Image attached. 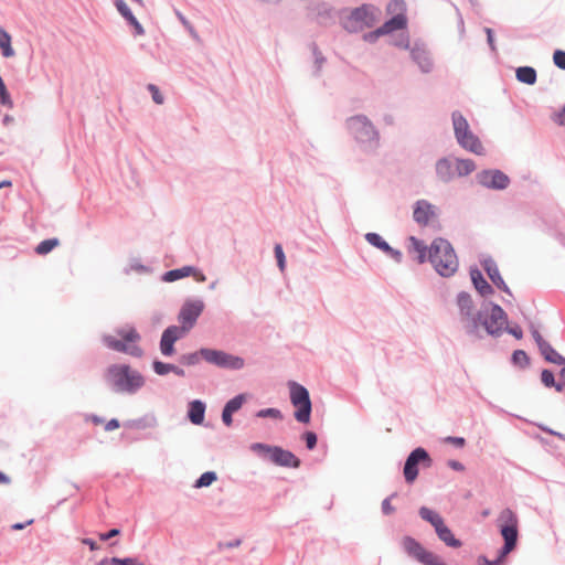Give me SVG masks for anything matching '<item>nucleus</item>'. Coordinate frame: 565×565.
<instances>
[{
	"label": "nucleus",
	"mask_w": 565,
	"mask_h": 565,
	"mask_svg": "<svg viewBox=\"0 0 565 565\" xmlns=\"http://www.w3.org/2000/svg\"><path fill=\"white\" fill-rule=\"evenodd\" d=\"M532 335L537 344V347H541L542 343H545L546 341L543 339V337L541 335V333L536 330V329H533L532 330Z\"/></svg>",
	"instance_id": "55"
},
{
	"label": "nucleus",
	"mask_w": 565,
	"mask_h": 565,
	"mask_svg": "<svg viewBox=\"0 0 565 565\" xmlns=\"http://www.w3.org/2000/svg\"><path fill=\"white\" fill-rule=\"evenodd\" d=\"M274 250H275V256H276V259H277L278 267H279V269L281 271H284L285 267H286V257H285V254H284L281 245L280 244H276Z\"/></svg>",
	"instance_id": "40"
},
{
	"label": "nucleus",
	"mask_w": 565,
	"mask_h": 565,
	"mask_svg": "<svg viewBox=\"0 0 565 565\" xmlns=\"http://www.w3.org/2000/svg\"><path fill=\"white\" fill-rule=\"evenodd\" d=\"M428 260L444 277L454 275L458 269L457 255L450 243L444 238H436L431 243L428 249Z\"/></svg>",
	"instance_id": "3"
},
{
	"label": "nucleus",
	"mask_w": 565,
	"mask_h": 565,
	"mask_svg": "<svg viewBox=\"0 0 565 565\" xmlns=\"http://www.w3.org/2000/svg\"><path fill=\"white\" fill-rule=\"evenodd\" d=\"M419 462H423L426 467H430L431 465V459L428 452L420 447L413 450L406 459L404 466V477L408 483H412L416 480L418 476L417 466Z\"/></svg>",
	"instance_id": "12"
},
{
	"label": "nucleus",
	"mask_w": 565,
	"mask_h": 565,
	"mask_svg": "<svg viewBox=\"0 0 565 565\" xmlns=\"http://www.w3.org/2000/svg\"><path fill=\"white\" fill-rule=\"evenodd\" d=\"M148 90L151 93L152 99L156 104L161 105L163 103V95L154 84H149Z\"/></svg>",
	"instance_id": "43"
},
{
	"label": "nucleus",
	"mask_w": 565,
	"mask_h": 565,
	"mask_svg": "<svg viewBox=\"0 0 565 565\" xmlns=\"http://www.w3.org/2000/svg\"><path fill=\"white\" fill-rule=\"evenodd\" d=\"M119 427V422L117 419H110L106 426H105V429L106 430H114V429H117Z\"/></svg>",
	"instance_id": "57"
},
{
	"label": "nucleus",
	"mask_w": 565,
	"mask_h": 565,
	"mask_svg": "<svg viewBox=\"0 0 565 565\" xmlns=\"http://www.w3.org/2000/svg\"><path fill=\"white\" fill-rule=\"evenodd\" d=\"M471 279H472V282H473L476 289L480 292L481 296H488L493 292L492 287L482 277V275L479 270L471 271Z\"/></svg>",
	"instance_id": "26"
},
{
	"label": "nucleus",
	"mask_w": 565,
	"mask_h": 565,
	"mask_svg": "<svg viewBox=\"0 0 565 565\" xmlns=\"http://www.w3.org/2000/svg\"><path fill=\"white\" fill-rule=\"evenodd\" d=\"M113 2L118 13L126 21L127 25H129L132 29L134 35H143L145 29L142 24L138 21V19L135 17L129 6L124 0H114Z\"/></svg>",
	"instance_id": "14"
},
{
	"label": "nucleus",
	"mask_w": 565,
	"mask_h": 565,
	"mask_svg": "<svg viewBox=\"0 0 565 565\" xmlns=\"http://www.w3.org/2000/svg\"><path fill=\"white\" fill-rule=\"evenodd\" d=\"M349 19L352 22L369 25L372 20L370 15V7L367 4H362L361 7L354 8L350 13Z\"/></svg>",
	"instance_id": "25"
},
{
	"label": "nucleus",
	"mask_w": 565,
	"mask_h": 565,
	"mask_svg": "<svg viewBox=\"0 0 565 565\" xmlns=\"http://www.w3.org/2000/svg\"><path fill=\"white\" fill-rule=\"evenodd\" d=\"M9 482V477H7L3 472L0 471V484H8Z\"/></svg>",
	"instance_id": "63"
},
{
	"label": "nucleus",
	"mask_w": 565,
	"mask_h": 565,
	"mask_svg": "<svg viewBox=\"0 0 565 565\" xmlns=\"http://www.w3.org/2000/svg\"><path fill=\"white\" fill-rule=\"evenodd\" d=\"M419 515L422 519L429 522L435 527V530L439 527L441 523H444L443 518L438 513L426 507L420 508Z\"/></svg>",
	"instance_id": "30"
},
{
	"label": "nucleus",
	"mask_w": 565,
	"mask_h": 565,
	"mask_svg": "<svg viewBox=\"0 0 565 565\" xmlns=\"http://www.w3.org/2000/svg\"><path fill=\"white\" fill-rule=\"evenodd\" d=\"M366 241L384 252H392L390 245L376 233H367Z\"/></svg>",
	"instance_id": "32"
},
{
	"label": "nucleus",
	"mask_w": 565,
	"mask_h": 565,
	"mask_svg": "<svg viewBox=\"0 0 565 565\" xmlns=\"http://www.w3.org/2000/svg\"><path fill=\"white\" fill-rule=\"evenodd\" d=\"M111 565H145L143 563L139 562L137 558L127 557V558H119V557H113L110 559Z\"/></svg>",
	"instance_id": "41"
},
{
	"label": "nucleus",
	"mask_w": 565,
	"mask_h": 565,
	"mask_svg": "<svg viewBox=\"0 0 565 565\" xmlns=\"http://www.w3.org/2000/svg\"><path fill=\"white\" fill-rule=\"evenodd\" d=\"M119 533H120V531H119L118 529H113V530H110V531H109V532H107V533H102V534H99V539H100L102 541H107V540H109V539H111V537H114V536L119 535Z\"/></svg>",
	"instance_id": "52"
},
{
	"label": "nucleus",
	"mask_w": 565,
	"mask_h": 565,
	"mask_svg": "<svg viewBox=\"0 0 565 565\" xmlns=\"http://www.w3.org/2000/svg\"><path fill=\"white\" fill-rule=\"evenodd\" d=\"M516 78L527 85H532L536 81V73H515Z\"/></svg>",
	"instance_id": "44"
},
{
	"label": "nucleus",
	"mask_w": 565,
	"mask_h": 565,
	"mask_svg": "<svg viewBox=\"0 0 565 565\" xmlns=\"http://www.w3.org/2000/svg\"><path fill=\"white\" fill-rule=\"evenodd\" d=\"M501 535L504 539V546L500 552L498 559L490 562L484 559L487 565H500L502 559L515 547L518 540V518L510 509H504L499 515Z\"/></svg>",
	"instance_id": "6"
},
{
	"label": "nucleus",
	"mask_w": 565,
	"mask_h": 565,
	"mask_svg": "<svg viewBox=\"0 0 565 565\" xmlns=\"http://www.w3.org/2000/svg\"><path fill=\"white\" fill-rule=\"evenodd\" d=\"M215 480H216L215 472L207 471V472H204L203 475H201V477L196 480L195 487L196 488L209 487Z\"/></svg>",
	"instance_id": "37"
},
{
	"label": "nucleus",
	"mask_w": 565,
	"mask_h": 565,
	"mask_svg": "<svg viewBox=\"0 0 565 565\" xmlns=\"http://www.w3.org/2000/svg\"><path fill=\"white\" fill-rule=\"evenodd\" d=\"M313 55H315V63L318 68L322 67V63L326 61V58L321 55L320 52H318L317 46L313 45Z\"/></svg>",
	"instance_id": "51"
},
{
	"label": "nucleus",
	"mask_w": 565,
	"mask_h": 565,
	"mask_svg": "<svg viewBox=\"0 0 565 565\" xmlns=\"http://www.w3.org/2000/svg\"><path fill=\"white\" fill-rule=\"evenodd\" d=\"M290 401L296 408L295 418L299 423L308 424L311 414V401L308 390L300 384L291 383Z\"/></svg>",
	"instance_id": "8"
},
{
	"label": "nucleus",
	"mask_w": 565,
	"mask_h": 565,
	"mask_svg": "<svg viewBox=\"0 0 565 565\" xmlns=\"http://www.w3.org/2000/svg\"><path fill=\"white\" fill-rule=\"evenodd\" d=\"M203 309L204 303L201 300H189L182 306L178 317L181 326H170L161 335L160 351L163 355L170 356L174 353V343L194 327Z\"/></svg>",
	"instance_id": "1"
},
{
	"label": "nucleus",
	"mask_w": 565,
	"mask_h": 565,
	"mask_svg": "<svg viewBox=\"0 0 565 565\" xmlns=\"http://www.w3.org/2000/svg\"><path fill=\"white\" fill-rule=\"evenodd\" d=\"M386 11L388 14H406V3L404 0H391L387 3Z\"/></svg>",
	"instance_id": "33"
},
{
	"label": "nucleus",
	"mask_w": 565,
	"mask_h": 565,
	"mask_svg": "<svg viewBox=\"0 0 565 565\" xmlns=\"http://www.w3.org/2000/svg\"><path fill=\"white\" fill-rule=\"evenodd\" d=\"M0 102L2 104H8L9 106L12 105V102L9 98V94L7 92L6 85L1 77H0Z\"/></svg>",
	"instance_id": "46"
},
{
	"label": "nucleus",
	"mask_w": 565,
	"mask_h": 565,
	"mask_svg": "<svg viewBox=\"0 0 565 565\" xmlns=\"http://www.w3.org/2000/svg\"><path fill=\"white\" fill-rule=\"evenodd\" d=\"M445 443L452 444V445H455L457 447H463L465 444H466V440L462 437H451V436H448V437L445 438Z\"/></svg>",
	"instance_id": "50"
},
{
	"label": "nucleus",
	"mask_w": 565,
	"mask_h": 565,
	"mask_svg": "<svg viewBox=\"0 0 565 565\" xmlns=\"http://www.w3.org/2000/svg\"><path fill=\"white\" fill-rule=\"evenodd\" d=\"M172 372H173L174 374L179 375V376H184V374H185V373H184V370H182V369H180V367H178V366H175V365H173V370H172Z\"/></svg>",
	"instance_id": "64"
},
{
	"label": "nucleus",
	"mask_w": 565,
	"mask_h": 565,
	"mask_svg": "<svg viewBox=\"0 0 565 565\" xmlns=\"http://www.w3.org/2000/svg\"><path fill=\"white\" fill-rule=\"evenodd\" d=\"M483 269L487 271L489 278L491 281L501 290H503L507 294H511L509 287L505 285L504 280L502 279L499 268L497 264L492 259H487L482 264Z\"/></svg>",
	"instance_id": "20"
},
{
	"label": "nucleus",
	"mask_w": 565,
	"mask_h": 565,
	"mask_svg": "<svg viewBox=\"0 0 565 565\" xmlns=\"http://www.w3.org/2000/svg\"><path fill=\"white\" fill-rule=\"evenodd\" d=\"M392 44L396 47L411 50L412 44L407 33L402 32L397 36L393 38Z\"/></svg>",
	"instance_id": "35"
},
{
	"label": "nucleus",
	"mask_w": 565,
	"mask_h": 565,
	"mask_svg": "<svg viewBox=\"0 0 565 565\" xmlns=\"http://www.w3.org/2000/svg\"><path fill=\"white\" fill-rule=\"evenodd\" d=\"M58 245H60V241L57 238L45 239V241H42L35 247V252L39 255H46V254H49L51 250H53Z\"/></svg>",
	"instance_id": "31"
},
{
	"label": "nucleus",
	"mask_w": 565,
	"mask_h": 565,
	"mask_svg": "<svg viewBox=\"0 0 565 565\" xmlns=\"http://www.w3.org/2000/svg\"><path fill=\"white\" fill-rule=\"evenodd\" d=\"M436 173L444 182L452 180L456 177L455 161L447 158L438 160L436 163Z\"/></svg>",
	"instance_id": "21"
},
{
	"label": "nucleus",
	"mask_w": 565,
	"mask_h": 565,
	"mask_svg": "<svg viewBox=\"0 0 565 565\" xmlns=\"http://www.w3.org/2000/svg\"><path fill=\"white\" fill-rule=\"evenodd\" d=\"M412 60L420 71H430L434 66L431 53L423 40H415L409 50Z\"/></svg>",
	"instance_id": "13"
},
{
	"label": "nucleus",
	"mask_w": 565,
	"mask_h": 565,
	"mask_svg": "<svg viewBox=\"0 0 565 565\" xmlns=\"http://www.w3.org/2000/svg\"><path fill=\"white\" fill-rule=\"evenodd\" d=\"M512 71H535V68L533 66L524 65V66L513 67Z\"/></svg>",
	"instance_id": "62"
},
{
	"label": "nucleus",
	"mask_w": 565,
	"mask_h": 565,
	"mask_svg": "<svg viewBox=\"0 0 565 565\" xmlns=\"http://www.w3.org/2000/svg\"><path fill=\"white\" fill-rule=\"evenodd\" d=\"M192 276L196 281L203 282L206 280L205 275L193 266H184L181 268L167 271L162 279L167 282H172L185 277Z\"/></svg>",
	"instance_id": "16"
},
{
	"label": "nucleus",
	"mask_w": 565,
	"mask_h": 565,
	"mask_svg": "<svg viewBox=\"0 0 565 565\" xmlns=\"http://www.w3.org/2000/svg\"><path fill=\"white\" fill-rule=\"evenodd\" d=\"M539 349L546 361L557 365H565V358L558 354L548 342L542 343Z\"/></svg>",
	"instance_id": "24"
},
{
	"label": "nucleus",
	"mask_w": 565,
	"mask_h": 565,
	"mask_svg": "<svg viewBox=\"0 0 565 565\" xmlns=\"http://www.w3.org/2000/svg\"><path fill=\"white\" fill-rule=\"evenodd\" d=\"M448 466L454 469V470H457V471H462L465 469L463 465L459 461H456V460H450L448 462Z\"/></svg>",
	"instance_id": "56"
},
{
	"label": "nucleus",
	"mask_w": 565,
	"mask_h": 565,
	"mask_svg": "<svg viewBox=\"0 0 565 565\" xmlns=\"http://www.w3.org/2000/svg\"><path fill=\"white\" fill-rule=\"evenodd\" d=\"M455 161V170L456 177H466L475 171L476 164L470 159H456Z\"/></svg>",
	"instance_id": "27"
},
{
	"label": "nucleus",
	"mask_w": 565,
	"mask_h": 565,
	"mask_svg": "<svg viewBox=\"0 0 565 565\" xmlns=\"http://www.w3.org/2000/svg\"><path fill=\"white\" fill-rule=\"evenodd\" d=\"M405 552L416 558L424 565H445L438 556L426 551L420 543L411 536H405L402 541Z\"/></svg>",
	"instance_id": "10"
},
{
	"label": "nucleus",
	"mask_w": 565,
	"mask_h": 565,
	"mask_svg": "<svg viewBox=\"0 0 565 565\" xmlns=\"http://www.w3.org/2000/svg\"><path fill=\"white\" fill-rule=\"evenodd\" d=\"M200 359H204L206 362L221 367L238 370L244 366V360L242 358L212 349H201L198 352L184 354L181 356L180 361L185 365H194L199 363Z\"/></svg>",
	"instance_id": "5"
},
{
	"label": "nucleus",
	"mask_w": 565,
	"mask_h": 565,
	"mask_svg": "<svg viewBox=\"0 0 565 565\" xmlns=\"http://www.w3.org/2000/svg\"><path fill=\"white\" fill-rule=\"evenodd\" d=\"M553 63L557 68L565 71V51L559 49L555 50L553 53Z\"/></svg>",
	"instance_id": "38"
},
{
	"label": "nucleus",
	"mask_w": 565,
	"mask_h": 565,
	"mask_svg": "<svg viewBox=\"0 0 565 565\" xmlns=\"http://www.w3.org/2000/svg\"><path fill=\"white\" fill-rule=\"evenodd\" d=\"M83 543L88 545L92 551H95L98 548L97 544L90 539H84Z\"/></svg>",
	"instance_id": "61"
},
{
	"label": "nucleus",
	"mask_w": 565,
	"mask_h": 565,
	"mask_svg": "<svg viewBox=\"0 0 565 565\" xmlns=\"http://www.w3.org/2000/svg\"><path fill=\"white\" fill-rule=\"evenodd\" d=\"M541 380L545 386H547V387L554 386L557 392L563 391V385L559 383H555L554 374L551 371L543 370L542 374H541Z\"/></svg>",
	"instance_id": "34"
},
{
	"label": "nucleus",
	"mask_w": 565,
	"mask_h": 565,
	"mask_svg": "<svg viewBox=\"0 0 565 565\" xmlns=\"http://www.w3.org/2000/svg\"><path fill=\"white\" fill-rule=\"evenodd\" d=\"M153 370L158 375H166V374L172 372L173 364L156 361V362H153Z\"/></svg>",
	"instance_id": "39"
},
{
	"label": "nucleus",
	"mask_w": 565,
	"mask_h": 565,
	"mask_svg": "<svg viewBox=\"0 0 565 565\" xmlns=\"http://www.w3.org/2000/svg\"><path fill=\"white\" fill-rule=\"evenodd\" d=\"M117 337L115 335H105L104 342L105 344L115 351L126 353L131 356L140 358L143 353L142 349L139 345L141 340L140 334L136 330V328L126 326L116 331Z\"/></svg>",
	"instance_id": "4"
},
{
	"label": "nucleus",
	"mask_w": 565,
	"mask_h": 565,
	"mask_svg": "<svg viewBox=\"0 0 565 565\" xmlns=\"http://www.w3.org/2000/svg\"><path fill=\"white\" fill-rule=\"evenodd\" d=\"M254 450L266 452L270 460L279 466L297 468L300 465L299 459L290 451L279 447H270L264 444H254Z\"/></svg>",
	"instance_id": "11"
},
{
	"label": "nucleus",
	"mask_w": 565,
	"mask_h": 565,
	"mask_svg": "<svg viewBox=\"0 0 565 565\" xmlns=\"http://www.w3.org/2000/svg\"><path fill=\"white\" fill-rule=\"evenodd\" d=\"M512 358H513V362L515 364L525 365L529 363V358H527L526 353L522 350H516L513 353Z\"/></svg>",
	"instance_id": "45"
},
{
	"label": "nucleus",
	"mask_w": 565,
	"mask_h": 565,
	"mask_svg": "<svg viewBox=\"0 0 565 565\" xmlns=\"http://www.w3.org/2000/svg\"><path fill=\"white\" fill-rule=\"evenodd\" d=\"M382 510H383L384 514H392L395 511L394 507L391 504L390 499H385L383 501Z\"/></svg>",
	"instance_id": "53"
},
{
	"label": "nucleus",
	"mask_w": 565,
	"mask_h": 565,
	"mask_svg": "<svg viewBox=\"0 0 565 565\" xmlns=\"http://www.w3.org/2000/svg\"><path fill=\"white\" fill-rule=\"evenodd\" d=\"M244 402H245V395L239 394V395L235 396L234 398L230 399L226 403L224 408H226L231 413H235L242 407Z\"/></svg>",
	"instance_id": "36"
},
{
	"label": "nucleus",
	"mask_w": 565,
	"mask_h": 565,
	"mask_svg": "<svg viewBox=\"0 0 565 565\" xmlns=\"http://www.w3.org/2000/svg\"><path fill=\"white\" fill-rule=\"evenodd\" d=\"M232 415L233 413H231L226 408L223 409L222 419L226 426H230L232 424Z\"/></svg>",
	"instance_id": "54"
},
{
	"label": "nucleus",
	"mask_w": 565,
	"mask_h": 565,
	"mask_svg": "<svg viewBox=\"0 0 565 565\" xmlns=\"http://www.w3.org/2000/svg\"><path fill=\"white\" fill-rule=\"evenodd\" d=\"M409 254H415V258L419 264L425 263L428 259L426 245L414 236L409 237Z\"/></svg>",
	"instance_id": "22"
},
{
	"label": "nucleus",
	"mask_w": 565,
	"mask_h": 565,
	"mask_svg": "<svg viewBox=\"0 0 565 565\" xmlns=\"http://www.w3.org/2000/svg\"><path fill=\"white\" fill-rule=\"evenodd\" d=\"M406 28H407L406 14H394L380 26V29L384 35L391 34L395 31H403Z\"/></svg>",
	"instance_id": "19"
},
{
	"label": "nucleus",
	"mask_w": 565,
	"mask_h": 565,
	"mask_svg": "<svg viewBox=\"0 0 565 565\" xmlns=\"http://www.w3.org/2000/svg\"><path fill=\"white\" fill-rule=\"evenodd\" d=\"M509 332L514 335L516 339H521L523 337V332L520 327H514L509 330Z\"/></svg>",
	"instance_id": "59"
},
{
	"label": "nucleus",
	"mask_w": 565,
	"mask_h": 565,
	"mask_svg": "<svg viewBox=\"0 0 565 565\" xmlns=\"http://www.w3.org/2000/svg\"><path fill=\"white\" fill-rule=\"evenodd\" d=\"M0 51L4 57L14 55V50L11 45V35L0 26Z\"/></svg>",
	"instance_id": "29"
},
{
	"label": "nucleus",
	"mask_w": 565,
	"mask_h": 565,
	"mask_svg": "<svg viewBox=\"0 0 565 565\" xmlns=\"http://www.w3.org/2000/svg\"><path fill=\"white\" fill-rule=\"evenodd\" d=\"M484 33L487 34V43L491 50V52H495V40L494 32L491 28H484Z\"/></svg>",
	"instance_id": "47"
},
{
	"label": "nucleus",
	"mask_w": 565,
	"mask_h": 565,
	"mask_svg": "<svg viewBox=\"0 0 565 565\" xmlns=\"http://www.w3.org/2000/svg\"><path fill=\"white\" fill-rule=\"evenodd\" d=\"M452 125L458 143L466 150L476 154H483V147L477 136L470 129L467 119L459 111H454Z\"/></svg>",
	"instance_id": "7"
},
{
	"label": "nucleus",
	"mask_w": 565,
	"mask_h": 565,
	"mask_svg": "<svg viewBox=\"0 0 565 565\" xmlns=\"http://www.w3.org/2000/svg\"><path fill=\"white\" fill-rule=\"evenodd\" d=\"M33 523V519L29 520L26 523H14L12 524L11 529L14 531H19L24 529L26 525H30Z\"/></svg>",
	"instance_id": "58"
},
{
	"label": "nucleus",
	"mask_w": 565,
	"mask_h": 565,
	"mask_svg": "<svg viewBox=\"0 0 565 565\" xmlns=\"http://www.w3.org/2000/svg\"><path fill=\"white\" fill-rule=\"evenodd\" d=\"M479 183L493 189H505L509 184V178L499 170L483 171L478 174Z\"/></svg>",
	"instance_id": "15"
},
{
	"label": "nucleus",
	"mask_w": 565,
	"mask_h": 565,
	"mask_svg": "<svg viewBox=\"0 0 565 565\" xmlns=\"http://www.w3.org/2000/svg\"><path fill=\"white\" fill-rule=\"evenodd\" d=\"M257 416L258 417H273V418H278V419L282 418L280 411L276 409V408L262 409L257 413Z\"/></svg>",
	"instance_id": "42"
},
{
	"label": "nucleus",
	"mask_w": 565,
	"mask_h": 565,
	"mask_svg": "<svg viewBox=\"0 0 565 565\" xmlns=\"http://www.w3.org/2000/svg\"><path fill=\"white\" fill-rule=\"evenodd\" d=\"M436 207L425 200L417 201L414 207V220L422 226L428 225L435 220Z\"/></svg>",
	"instance_id": "17"
},
{
	"label": "nucleus",
	"mask_w": 565,
	"mask_h": 565,
	"mask_svg": "<svg viewBox=\"0 0 565 565\" xmlns=\"http://www.w3.org/2000/svg\"><path fill=\"white\" fill-rule=\"evenodd\" d=\"M305 440H306V444H307V447L309 449H313L317 445V436L315 433L312 431H307L305 435Z\"/></svg>",
	"instance_id": "49"
},
{
	"label": "nucleus",
	"mask_w": 565,
	"mask_h": 565,
	"mask_svg": "<svg viewBox=\"0 0 565 565\" xmlns=\"http://www.w3.org/2000/svg\"><path fill=\"white\" fill-rule=\"evenodd\" d=\"M556 121L557 124L562 125V126H565V107L563 108V110L557 115L556 117Z\"/></svg>",
	"instance_id": "60"
},
{
	"label": "nucleus",
	"mask_w": 565,
	"mask_h": 565,
	"mask_svg": "<svg viewBox=\"0 0 565 565\" xmlns=\"http://www.w3.org/2000/svg\"><path fill=\"white\" fill-rule=\"evenodd\" d=\"M483 323L488 333L498 334L507 323V315L500 306L493 305L489 318Z\"/></svg>",
	"instance_id": "18"
},
{
	"label": "nucleus",
	"mask_w": 565,
	"mask_h": 565,
	"mask_svg": "<svg viewBox=\"0 0 565 565\" xmlns=\"http://www.w3.org/2000/svg\"><path fill=\"white\" fill-rule=\"evenodd\" d=\"M384 35L380 29V26L371 32L364 34V40L369 43H374L380 36Z\"/></svg>",
	"instance_id": "48"
},
{
	"label": "nucleus",
	"mask_w": 565,
	"mask_h": 565,
	"mask_svg": "<svg viewBox=\"0 0 565 565\" xmlns=\"http://www.w3.org/2000/svg\"><path fill=\"white\" fill-rule=\"evenodd\" d=\"M438 537L444 541L448 546L459 547L461 545L460 541L455 539L450 529H448L445 523H441L439 527L436 529Z\"/></svg>",
	"instance_id": "28"
},
{
	"label": "nucleus",
	"mask_w": 565,
	"mask_h": 565,
	"mask_svg": "<svg viewBox=\"0 0 565 565\" xmlns=\"http://www.w3.org/2000/svg\"><path fill=\"white\" fill-rule=\"evenodd\" d=\"M105 380L116 392L134 394L145 384L143 376L127 364H113L105 371Z\"/></svg>",
	"instance_id": "2"
},
{
	"label": "nucleus",
	"mask_w": 565,
	"mask_h": 565,
	"mask_svg": "<svg viewBox=\"0 0 565 565\" xmlns=\"http://www.w3.org/2000/svg\"><path fill=\"white\" fill-rule=\"evenodd\" d=\"M205 405L201 401L190 403L188 416L194 425H201L204 419Z\"/></svg>",
	"instance_id": "23"
},
{
	"label": "nucleus",
	"mask_w": 565,
	"mask_h": 565,
	"mask_svg": "<svg viewBox=\"0 0 565 565\" xmlns=\"http://www.w3.org/2000/svg\"><path fill=\"white\" fill-rule=\"evenodd\" d=\"M348 129L356 141L367 143L376 141L377 131L365 116H353L348 119Z\"/></svg>",
	"instance_id": "9"
}]
</instances>
